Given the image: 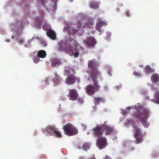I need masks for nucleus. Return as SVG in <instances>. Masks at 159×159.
Wrapping results in <instances>:
<instances>
[{
  "instance_id": "obj_17",
  "label": "nucleus",
  "mask_w": 159,
  "mask_h": 159,
  "mask_svg": "<svg viewBox=\"0 0 159 159\" xmlns=\"http://www.w3.org/2000/svg\"><path fill=\"white\" fill-rule=\"evenodd\" d=\"M61 61L58 59H54L52 60L51 66L54 67L58 66L61 64Z\"/></svg>"
},
{
  "instance_id": "obj_44",
  "label": "nucleus",
  "mask_w": 159,
  "mask_h": 159,
  "mask_svg": "<svg viewBox=\"0 0 159 159\" xmlns=\"http://www.w3.org/2000/svg\"><path fill=\"white\" fill-rule=\"evenodd\" d=\"M47 44L46 43H45L44 44V46H47Z\"/></svg>"
},
{
  "instance_id": "obj_31",
  "label": "nucleus",
  "mask_w": 159,
  "mask_h": 159,
  "mask_svg": "<svg viewBox=\"0 0 159 159\" xmlns=\"http://www.w3.org/2000/svg\"><path fill=\"white\" fill-rule=\"evenodd\" d=\"M17 41L18 42V43H19L21 44L22 43L24 42V40L23 39H19L17 40Z\"/></svg>"
},
{
  "instance_id": "obj_24",
  "label": "nucleus",
  "mask_w": 159,
  "mask_h": 159,
  "mask_svg": "<svg viewBox=\"0 0 159 159\" xmlns=\"http://www.w3.org/2000/svg\"><path fill=\"white\" fill-rule=\"evenodd\" d=\"M52 80L55 83H58L60 81V78L59 75L57 73H55V77Z\"/></svg>"
},
{
  "instance_id": "obj_12",
  "label": "nucleus",
  "mask_w": 159,
  "mask_h": 159,
  "mask_svg": "<svg viewBox=\"0 0 159 159\" xmlns=\"http://www.w3.org/2000/svg\"><path fill=\"white\" fill-rule=\"evenodd\" d=\"M78 95V94L75 89H70L68 94L70 100L73 101L76 100Z\"/></svg>"
},
{
  "instance_id": "obj_20",
  "label": "nucleus",
  "mask_w": 159,
  "mask_h": 159,
  "mask_svg": "<svg viewBox=\"0 0 159 159\" xmlns=\"http://www.w3.org/2000/svg\"><path fill=\"white\" fill-rule=\"evenodd\" d=\"M155 98L156 99H151V101L155 103L159 104V91H157L155 95Z\"/></svg>"
},
{
  "instance_id": "obj_34",
  "label": "nucleus",
  "mask_w": 159,
  "mask_h": 159,
  "mask_svg": "<svg viewBox=\"0 0 159 159\" xmlns=\"http://www.w3.org/2000/svg\"><path fill=\"white\" fill-rule=\"evenodd\" d=\"M122 114L124 115H126L127 113V111L125 110L122 111Z\"/></svg>"
},
{
  "instance_id": "obj_35",
  "label": "nucleus",
  "mask_w": 159,
  "mask_h": 159,
  "mask_svg": "<svg viewBox=\"0 0 159 159\" xmlns=\"http://www.w3.org/2000/svg\"><path fill=\"white\" fill-rule=\"evenodd\" d=\"M39 0L41 2V3L43 5H44L45 1L46 0Z\"/></svg>"
},
{
  "instance_id": "obj_8",
  "label": "nucleus",
  "mask_w": 159,
  "mask_h": 159,
  "mask_svg": "<svg viewBox=\"0 0 159 159\" xmlns=\"http://www.w3.org/2000/svg\"><path fill=\"white\" fill-rule=\"evenodd\" d=\"M92 130L94 135L97 138L102 136L103 133V129L101 125H98L96 127L93 128Z\"/></svg>"
},
{
  "instance_id": "obj_40",
  "label": "nucleus",
  "mask_w": 159,
  "mask_h": 159,
  "mask_svg": "<svg viewBox=\"0 0 159 159\" xmlns=\"http://www.w3.org/2000/svg\"><path fill=\"white\" fill-rule=\"evenodd\" d=\"M127 121L128 122L130 123H132L133 122L132 120H128Z\"/></svg>"
},
{
  "instance_id": "obj_7",
  "label": "nucleus",
  "mask_w": 159,
  "mask_h": 159,
  "mask_svg": "<svg viewBox=\"0 0 159 159\" xmlns=\"http://www.w3.org/2000/svg\"><path fill=\"white\" fill-rule=\"evenodd\" d=\"M134 128L133 131L134 133V137L137 143H141L143 140V134L142 133L141 130L136 125L134 124L132 125Z\"/></svg>"
},
{
  "instance_id": "obj_36",
  "label": "nucleus",
  "mask_w": 159,
  "mask_h": 159,
  "mask_svg": "<svg viewBox=\"0 0 159 159\" xmlns=\"http://www.w3.org/2000/svg\"><path fill=\"white\" fill-rule=\"evenodd\" d=\"M125 14L126 16H129V13L128 11H126L125 13Z\"/></svg>"
},
{
  "instance_id": "obj_32",
  "label": "nucleus",
  "mask_w": 159,
  "mask_h": 159,
  "mask_svg": "<svg viewBox=\"0 0 159 159\" xmlns=\"http://www.w3.org/2000/svg\"><path fill=\"white\" fill-rule=\"evenodd\" d=\"M111 69H110L108 70L107 71V73H108V75L110 76H111L112 75V74L111 73Z\"/></svg>"
},
{
  "instance_id": "obj_5",
  "label": "nucleus",
  "mask_w": 159,
  "mask_h": 159,
  "mask_svg": "<svg viewBox=\"0 0 159 159\" xmlns=\"http://www.w3.org/2000/svg\"><path fill=\"white\" fill-rule=\"evenodd\" d=\"M97 78L91 77L93 81V84H89L85 87V89L86 92L89 95L94 94L96 92L99 90L100 87L97 81Z\"/></svg>"
},
{
  "instance_id": "obj_28",
  "label": "nucleus",
  "mask_w": 159,
  "mask_h": 159,
  "mask_svg": "<svg viewBox=\"0 0 159 159\" xmlns=\"http://www.w3.org/2000/svg\"><path fill=\"white\" fill-rule=\"evenodd\" d=\"M39 57H34L33 61H34V63H37L39 61Z\"/></svg>"
},
{
  "instance_id": "obj_39",
  "label": "nucleus",
  "mask_w": 159,
  "mask_h": 159,
  "mask_svg": "<svg viewBox=\"0 0 159 159\" xmlns=\"http://www.w3.org/2000/svg\"><path fill=\"white\" fill-rule=\"evenodd\" d=\"M131 109V108L130 107H129L126 108V109L128 110H130Z\"/></svg>"
},
{
  "instance_id": "obj_16",
  "label": "nucleus",
  "mask_w": 159,
  "mask_h": 159,
  "mask_svg": "<svg viewBox=\"0 0 159 159\" xmlns=\"http://www.w3.org/2000/svg\"><path fill=\"white\" fill-rule=\"evenodd\" d=\"M46 34L48 37L53 40L56 39V33L54 31L52 30H48L46 33Z\"/></svg>"
},
{
  "instance_id": "obj_1",
  "label": "nucleus",
  "mask_w": 159,
  "mask_h": 159,
  "mask_svg": "<svg viewBox=\"0 0 159 159\" xmlns=\"http://www.w3.org/2000/svg\"><path fill=\"white\" fill-rule=\"evenodd\" d=\"M59 47L57 48L58 51L65 52L70 56L77 57L79 55L84 54V49L78 45L77 42L74 40L59 43Z\"/></svg>"
},
{
  "instance_id": "obj_22",
  "label": "nucleus",
  "mask_w": 159,
  "mask_h": 159,
  "mask_svg": "<svg viewBox=\"0 0 159 159\" xmlns=\"http://www.w3.org/2000/svg\"><path fill=\"white\" fill-rule=\"evenodd\" d=\"M47 54L46 52L43 50H39L38 52L39 57L43 58L46 57Z\"/></svg>"
},
{
  "instance_id": "obj_25",
  "label": "nucleus",
  "mask_w": 159,
  "mask_h": 159,
  "mask_svg": "<svg viewBox=\"0 0 159 159\" xmlns=\"http://www.w3.org/2000/svg\"><path fill=\"white\" fill-rule=\"evenodd\" d=\"M144 70L147 74H149L153 72V70L149 66H146L144 68Z\"/></svg>"
},
{
  "instance_id": "obj_41",
  "label": "nucleus",
  "mask_w": 159,
  "mask_h": 159,
  "mask_svg": "<svg viewBox=\"0 0 159 159\" xmlns=\"http://www.w3.org/2000/svg\"><path fill=\"white\" fill-rule=\"evenodd\" d=\"M77 148H78V149H81V147L80 146H77Z\"/></svg>"
},
{
  "instance_id": "obj_19",
  "label": "nucleus",
  "mask_w": 159,
  "mask_h": 159,
  "mask_svg": "<svg viewBox=\"0 0 159 159\" xmlns=\"http://www.w3.org/2000/svg\"><path fill=\"white\" fill-rule=\"evenodd\" d=\"M93 102L94 104L96 105H98L99 104L100 102H104V99L102 97H95L94 99Z\"/></svg>"
},
{
  "instance_id": "obj_29",
  "label": "nucleus",
  "mask_w": 159,
  "mask_h": 159,
  "mask_svg": "<svg viewBox=\"0 0 159 159\" xmlns=\"http://www.w3.org/2000/svg\"><path fill=\"white\" fill-rule=\"evenodd\" d=\"M41 18L40 17H38L37 20H36V22L38 24V25H40L41 23V21L40 20Z\"/></svg>"
},
{
  "instance_id": "obj_38",
  "label": "nucleus",
  "mask_w": 159,
  "mask_h": 159,
  "mask_svg": "<svg viewBox=\"0 0 159 159\" xmlns=\"http://www.w3.org/2000/svg\"><path fill=\"white\" fill-rule=\"evenodd\" d=\"M110 157H109L108 156H106L103 159H110Z\"/></svg>"
},
{
  "instance_id": "obj_33",
  "label": "nucleus",
  "mask_w": 159,
  "mask_h": 159,
  "mask_svg": "<svg viewBox=\"0 0 159 159\" xmlns=\"http://www.w3.org/2000/svg\"><path fill=\"white\" fill-rule=\"evenodd\" d=\"M78 100L80 103H82L84 101L82 98H79Z\"/></svg>"
},
{
  "instance_id": "obj_45",
  "label": "nucleus",
  "mask_w": 159,
  "mask_h": 159,
  "mask_svg": "<svg viewBox=\"0 0 159 159\" xmlns=\"http://www.w3.org/2000/svg\"><path fill=\"white\" fill-rule=\"evenodd\" d=\"M10 41V39H9L7 41V42H9Z\"/></svg>"
},
{
  "instance_id": "obj_13",
  "label": "nucleus",
  "mask_w": 159,
  "mask_h": 159,
  "mask_svg": "<svg viewBox=\"0 0 159 159\" xmlns=\"http://www.w3.org/2000/svg\"><path fill=\"white\" fill-rule=\"evenodd\" d=\"M85 44L90 47H93L96 43V41L93 37H90L87 40L84 41Z\"/></svg>"
},
{
  "instance_id": "obj_30",
  "label": "nucleus",
  "mask_w": 159,
  "mask_h": 159,
  "mask_svg": "<svg viewBox=\"0 0 159 159\" xmlns=\"http://www.w3.org/2000/svg\"><path fill=\"white\" fill-rule=\"evenodd\" d=\"M133 75L136 76H139L140 75V74L137 72L134 71L133 72Z\"/></svg>"
},
{
  "instance_id": "obj_10",
  "label": "nucleus",
  "mask_w": 159,
  "mask_h": 159,
  "mask_svg": "<svg viewBox=\"0 0 159 159\" xmlns=\"http://www.w3.org/2000/svg\"><path fill=\"white\" fill-rule=\"evenodd\" d=\"M97 141L98 147L99 149H102L106 147L107 139L105 137L102 136L97 138Z\"/></svg>"
},
{
  "instance_id": "obj_9",
  "label": "nucleus",
  "mask_w": 159,
  "mask_h": 159,
  "mask_svg": "<svg viewBox=\"0 0 159 159\" xmlns=\"http://www.w3.org/2000/svg\"><path fill=\"white\" fill-rule=\"evenodd\" d=\"M107 121L105 122L102 124V127H103V132H105V135H108L111 134L114 131V128L107 124Z\"/></svg>"
},
{
  "instance_id": "obj_21",
  "label": "nucleus",
  "mask_w": 159,
  "mask_h": 159,
  "mask_svg": "<svg viewBox=\"0 0 159 159\" xmlns=\"http://www.w3.org/2000/svg\"><path fill=\"white\" fill-rule=\"evenodd\" d=\"M89 6L91 8L96 9L99 8V4L93 1L90 3Z\"/></svg>"
},
{
  "instance_id": "obj_37",
  "label": "nucleus",
  "mask_w": 159,
  "mask_h": 159,
  "mask_svg": "<svg viewBox=\"0 0 159 159\" xmlns=\"http://www.w3.org/2000/svg\"><path fill=\"white\" fill-rule=\"evenodd\" d=\"M84 157L83 156H80L79 157L78 159H84Z\"/></svg>"
},
{
  "instance_id": "obj_27",
  "label": "nucleus",
  "mask_w": 159,
  "mask_h": 159,
  "mask_svg": "<svg viewBox=\"0 0 159 159\" xmlns=\"http://www.w3.org/2000/svg\"><path fill=\"white\" fill-rule=\"evenodd\" d=\"M54 134L57 137H61L62 136L60 133L56 130L55 129V130L54 132Z\"/></svg>"
},
{
  "instance_id": "obj_23",
  "label": "nucleus",
  "mask_w": 159,
  "mask_h": 159,
  "mask_svg": "<svg viewBox=\"0 0 159 159\" xmlns=\"http://www.w3.org/2000/svg\"><path fill=\"white\" fill-rule=\"evenodd\" d=\"M152 80L154 83H156L159 81V77L157 75L153 74L151 77Z\"/></svg>"
},
{
  "instance_id": "obj_15",
  "label": "nucleus",
  "mask_w": 159,
  "mask_h": 159,
  "mask_svg": "<svg viewBox=\"0 0 159 159\" xmlns=\"http://www.w3.org/2000/svg\"><path fill=\"white\" fill-rule=\"evenodd\" d=\"M107 24L105 22L99 20L96 24V29L99 32H101V28L103 25H106Z\"/></svg>"
},
{
  "instance_id": "obj_46",
  "label": "nucleus",
  "mask_w": 159,
  "mask_h": 159,
  "mask_svg": "<svg viewBox=\"0 0 159 159\" xmlns=\"http://www.w3.org/2000/svg\"><path fill=\"white\" fill-rule=\"evenodd\" d=\"M71 1H72V0H71Z\"/></svg>"
},
{
  "instance_id": "obj_18",
  "label": "nucleus",
  "mask_w": 159,
  "mask_h": 159,
  "mask_svg": "<svg viewBox=\"0 0 159 159\" xmlns=\"http://www.w3.org/2000/svg\"><path fill=\"white\" fill-rule=\"evenodd\" d=\"M55 128L53 126H48L46 129V131L51 135H53Z\"/></svg>"
},
{
  "instance_id": "obj_4",
  "label": "nucleus",
  "mask_w": 159,
  "mask_h": 159,
  "mask_svg": "<svg viewBox=\"0 0 159 159\" xmlns=\"http://www.w3.org/2000/svg\"><path fill=\"white\" fill-rule=\"evenodd\" d=\"M98 64V62L94 59L88 61V66L90 70V77H100L101 75V73L97 68Z\"/></svg>"
},
{
  "instance_id": "obj_2",
  "label": "nucleus",
  "mask_w": 159,
  "mask_h": 159,
  "mask_svg": "<svg viewBox=\"0 0 159 159\" xmlns=\"http://www.w3.org/2000/svg\"><path fill=\"white\" fill-rule=\"evenodd\" d=\"M136 109L137 112L134 113L133 116L139 120L145 127H148L149 124L147 120L149 116V110L139 107H136Z\"/></svg>"
},
{
  "instance_id": "obj_3",
  "label": "nucleus",
  "mask_w": 159,
  "mask_h": 159,
  "mask_svg": "<svg viewBox=\"0 0 159 159\" xmlns=\"http://www.w3.org/2000/svg\"><path fill=\"white\" fill-rule=\"evenodd\" d=\"M71 73H75L74 70L72 68H69L64 70L65 75H68L65 81L66 84L68 85H73L76 83H80V79L73 75H70Z\"/></svg>"
},
{
  "instance_id": "obj_42",
  "label": "nucleus",
  "mask_w": 159,
  "mask_h": 159,
  "mask_svg": "<svg viewBox=\"0 0 159 159\" xmlns=\"http://www.w3.org/2000/svg\"><path fill=\"white\" fill-rule=\"evenodd\" d=\"M88 159H96L95 157H93V158H89Z\"/></svg>"
},
{
  "instance_id": "obj_6",
  "label": "nucleus",
  "mask_w": 159,
  "mask_h": 159,
  "mask_svg": "<svg viewBox=\"0 0 159 159\" xmlns=\"http://www.w3.org/2000/svg\"><path fill=\"white\" fill-rule=\"evenodd\" d=\"M65 133L69 136H73L78 133L77 128L70 123L66 124L63 128Z\"/></svg>"
},
{
  "instance_id": "obj_11",
  "label": "nucleus",
  "mask_w": 159,
  "mask_h": 159,
  "mask_svg": "<svg viewBox=\"0 0 159 159\" xmlns=\"http://www.w3.org/2000/svg\"><path fill=\"white\" fill-rule=\"evenodd\" d=\"M93 21L92 19H89L87 23L85 24V25L84 26H82L81 22H78V25L77 26V27L78 28H80L81 27H87L89 28L93 27Z\"/></svg>"
},
{
  "instance_id": "obj_43",
  "label": "nucleus",
  "mask_w": 159,
  "mask_h": 159,
  "mask_svg": "<svg viewBox=\"0 0 159 159\" xmlns=\"http://www.w3.org/2000/svg\"><path fill=\"white\" fill-rule=\"evenodd\" d=\"M11 38L13 39H14V36H11Z\"/></svg>"
},
{
  "instance_id": "obj_14",
  "label": "nucleus",
  "mask_w": 159,
  "mask_h": 159,
  "mask_svg": "<svg viewBox=\"0 0 159 159\" xmlns=\"http://www.w3.org/2000/svg\"><path fill=\"white\" fill-rule=\"evenodd\" d=\"M64 31H67L69 34L71 35L76 34L77 32V30L74 28H71L70 26L68 25L64 27Z\"/></svg>"
},
{
  "instance_id": "obj_26",
  "label": "nucleus",
  "mask_w": 159,
  "mask_h": 159,
  "mask_svg": "<svg viewBox=\"0 0 159 159\" xmlns=\"http://www.w3.org/2000/svg\"><path fill=\"white\" fill-rule=\"evenodd\" d=\"M90 148V145L88 143H85L82 145V149L85 151H87Z\"/></svg>"
}]
</instances>
